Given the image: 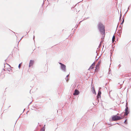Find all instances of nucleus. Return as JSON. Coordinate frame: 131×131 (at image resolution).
I'll return each instance as SVG.
<instances>
[{"label":"nucleus","instance_id":"nucleus-1","mask_svg":"<svg viewBox=\"0 0 131 131\" xmlns=\"http://www.w3.org/2000/svg\"><path fill=\"white\" fill-rule=\"evenodd\" d=\"M98 27L101 34L104 35L105 34L104 26L101 23H100L98 25Z\"/></svg>","mask_w":131,"mask_h":131},{"label":"nucleus","instance_id":"nucleus-2","mask_svg":"<svg viewBox=\"0 0 131 131\" xmlns=\"http://www.w3.org/2000/svg\"><path fill=\"white\" fill-rule=\"evenodd\" d=\"M123 118L120 117L119 116L115 115L114 116L112 117V120L113 121H116L121 119Z\"/></svg>","mask_w":131,"mask_h":131},{"label":"nucleus","instance_id":"nucleus-3","mask_svg":"<svg viewBox=\"0 0 131 131\" xmlns=\"http://www.w3.org/2000/svg\"><path fill=\"white\" fill-rule=\"evenodd\" d=\"M126 108L125 109V112L124 115H127L129 113V112L128 111V105L127 104L126 105Z\"/></svg>","mask_w":131,"mask_h":131},{"label":"nucleus","instance_id":"nucleus-4","mask_svg":"<svg viewBox=\"0 0 131 131\" xmlns=\"http://www.w3.org/2000/svg\"><path fill=\"white\" fill-rule=\"evenodd\" d=\"M59 64L61 65V69L64 71H65L66 68V66L60 63H59Z\"/></svg>","mask_w":131,"mask_h":131},{"label":"nucleus","instance_id":"nucleus-5","mask_svg":"<svg viewBox=\"0 0 131 131\" xmlns=\"http://www.w3.org/2000/svg\"><path fill=\"white\" fill-rule=\"evenodd\" d=\"M100 65V62H99L96 65V69L95 70V71L96 72L99 69Z\"/></svg>","mask_w":131,"mask_h":131},{"label":"nucleus","instance_id":"nucleus-6","mask_svg":"<svg viewBox=\"0 0 131 131\" xmlns=\"http://www.w3.org/2000/svg\"><path fill=\"white\" fill-rule=\"evenodd\" d=\"M80 93L79 91L77 90H75L74 91V92L73 94V95H78Z\"/></svg>","mask_w":131,"mask_h":131},{"label":"nucleus","instance_id":"nucleus-7","mask_svg":"<svg viewBox=\"0 0 131 131\" xmlns=\"http://www.w3.org/2000/svg\"><path fill=\"white\" fill-rule=\"evenodd\" d=\"M34 61L32 60H30L29 64V67H30L32 66L33 65V64L34 63Z\"/></svg>","mask_w":131,"mask_h":131},{"label":"nucleus","instance_id":"nucleus-8","mask_svg":"<svg viewBox=\"0 0 131 131\" xmlns=\"http://www.w3.org/2000/svg\"><path fill=\"white\" fill-rule=\"evenodd\" d=\"M101 92H99V93L97 94V97L98 98H99L100 97H101L100 95H101Z\"/></svg>","mask_w":131,"mask_h":131},{"label":"nucleus","instance_id":"nucleus-9","mask_svg":"<svg viewBox=\"0 0 131 131\" xmlns=\"http://www.w3.org/2000/svg\"><path fill=\"white\" fill-rule=\"evenodd\" d=\"M115 36L114 35L112 39V41L113 42L114 41H115Z\"/></svg>","mask_w":131,"mask_h":131},{"label":"nucleus","instance_id":"nucleus-10","mask_svg":"<svg viewBox=\"0 0 131 131\" xmlns=\"http://www.w3.org/2000/svg\"><path fill=\"white\" fill-rule=\"evenodd\" d=\"M93 68V67H92V66H91L90 67V69H92Z\"/></svg>","mask_w":131,"mask_h":131},{"label":"nucleus","instance_id":"nucleus-11","mask_svg":"<svg viewBox=\"0 0 131 131\" xmlns=\"http://www.w3.org/2000/svg\"><path fill=\"white\" fill-rule=\"evenodd\" d=\"M41 130L42 131H45V129L44 128H42L41 129Z\"/></svg>","mask_w":131,"mask_h":131},{"label":"nucleus","instance_id":"nucleus-12","mask_svg":"<svg viewBox=\"0 0 131 131\" xmlns=\"http://www.w3.org/2000/svg\"><path fill=\"white\" fill-rule=\"evenodd\" d=\"M20 66H21V64H19V66H18V67L19 69L20 68Z\"/></svg>","mask_w":131,"mask_h":131},{"label":"nucleus","instance_id":"nucleus-13","mask_svg":"<svg viewBox=\"0 0 131 131\" xmlns=\"http://www.w3.org/2000/svg\"><path fill=\"white\" fill-rule=\"evenodd\" d=\"M129 39L130 41H131V37H129Z\"/></svg>","mask_w":131,"mask_h":131},{"label":"nucleus","instance_id":"nucleus-14","mask_svg":"<svg viewBox=\"0 0 131 131\" xmlns=\"http://www.w3.org/2000/svg\"><path fill=\"white\" fill-rule=\"evenodd\" d=\"M124 21V19H123V21H122L121 24L123 23Z\"/></svg>","mask_w":131,"mask_h":131},{"label":"nucleus","instance_id":"nucleus-15","mask_svg":"<svg viewBox=\"0 0 131 131\" xmlns=\"http://www.w3.org/2000/svg\"><path fill=\"white\" fill-rule=\"evenodd\" d=\"M69 75H67V77H68V76H69Z\"/></svg>","mask_w":131,"mask_h":131},{"label":"nucleus","instance_id":"nucleus-16","mask_svg":"<svg viewBox=\"0 0 131 131\" xmlns=\"http://www.w3.org/2000/svg\"><path fill=\"white\" fill-rule=\"evenodd\" d=\"M94 66V65H93V64L92 65V66Z\"/></svg>","mask_w":131,"mask_h":131},{"label":"nucleus","instance_id":"nucleus-17","mask_svg":"<svg viewBox=\"0 0 131 131\" xmlns=\"http://www.w3.org/2000/svg\"><path fill=\"white\" fill-rule=\"evenodd\" d=\"M67 81H68V80H67Z\"/></svg>","mask_w":131,"mask_h":131}]
</instances>
